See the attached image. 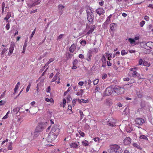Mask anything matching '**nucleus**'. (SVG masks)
<instances>
[{"instance_id":"ea45409f","label":"nucleus","mask_w":153,"mask_h":153,"mask_svg":"<svg viewBox=\"0 0 153 153\" xmlns=\"http://www.w3.org/2000/svg\"><path fill=\"white\" fill-rule=\"evenodd\" d=\"M99 81V80L98 79H96L94 80L93 82L94 85H97Z\"/></svg>"},{"instance_id":"680f3d73","label":"nucleus","mask_w":153,"mask_h":153,"mask_svg":"<svg viewBox=\"0 0 153 153\" xmlns=\"http://www.w3.org/2000/svg\"><path fill=\"white\" fill-rule=\"evenodd\" d=\"M107 65L108 66H110L111 65V64L110 63V61H107Z\"/></svg>"},{"instance_id":"052dcab7","label":"nucleus","mask_w":153,"mask_h":153,"mask_svg":"<svg viewBox=\"0 0 153 153\" xmlns=\"http://www.w3.org/2000/svg\"><path fill=\"white\" fill-rule=\"evenodd\" d=\"M18 88L19 86H18L17 85H16L14 88V91L15 93L17 91Z\"/></svg>"},{"instance_id":"f3484780","label":"nucleus","mask_w":153,"mask_h":153,"mask_svg":"<svg viewBox=\"0 0 153 153\" xmlns=\"http://www.w3.org/2000/svg\"><path fill=\"white\" fill-rule=\"evenodd\" d=\"M117 25L115 23H112L110 25V30L112 31H114L115 30V28L116 27Z\"/></svg>"},{"instance_id":"473e14b6","label":"nucleus","mask_w":153,"mask_h":153,"mask_svg":"<svg viewBox=\"0 0 153 153\" xmlns=\"http://www.w3.org/2000/svg\"><path fill=\"white\" fill-rule=\"evenodd\" d=\"M94 140L95 142H98V143H100L101 140V139L98 137L94 138Z\"/></svg>"},{"instance_id":"7ed1b4c3","label":"nucleus","mask_w":153,"mask_h":153,"mask_svg":"<svg viewBox=\"0 0 153 153\" xmlns=\"http://www.w3.org/2000/svg\"><path fill=\"white\" fill-rule=\"evenodd\" d=\"M86 13L88 20L90 22H93L94 19V16L91 10L89 7L87 8Z\"/></svg>"},{"instance_id":"b1692460","label":"nucleus","mask_w":153,"mask_h":153,"mask_svg":"<svg viewBox=\"0 0 153 153\" xmlns=\"http://www.w3.org/2000/svg\"><path fill=\"white\" fill-rule=\"evenodd\" d=\"M95 28V26H93L90 28V30H89L88 32L87 33V34L88 35L90 33H92L94 30Z\"/></svg>"},{"instance_id":"20e7f679","label":"nucleus","mask_w":153,"mask_h":153,"mask_svg":"<svg viewBox=\"0 0 153 153\" xmlns=\"http://www.w3.org/2000/svg\"><path fill=\"white\" fill-rule=\"evenodd\" d=\"M113 92V88L111 86L107 88L103 94V97L108 96L112 94Z\"/></svg>"},{"instance_id":"dca6fc26","label":"nucleus","mask_w":153,"mask_h":153,"mask_svg":"<svg viewBox=\"0 0 153 153\" xmlns=\"http://www.w3.org/2000/svg\"><path fill=\"white\" fill-rule=\"evenodd\" d=\"M70 146L71 148L73 149H78L79 146L76 142H73L71 143Z\"/></svg>"},{"instance_id":"72a5a7b5","label":"nucleus","mask_w":153,"mask_h":153,"mask_svg":"<svg viewBox=\"0 0 153 153\" xmlns=\"http://www.w3.org/2000/svg\"><path fill=\"white\" fill-rule=\"evenodd\" d=\"M128 41L131 44H134L135 43V41L134 39L129 38L128 39Z\"/></svg>"},{"instance_id":"58836bf2","label":"nucleus","mask_w":153,"mask_h":153,"mask_svg":"<svg viewBox=\"0 0 153 153\" xmlns=\"http://www.w3.org/2000/svg\"><path fill=\"white\" fill-rule=\"evenodd\" d=\"M79 113L80 115V119L81 120L84 117V114L82 111L81 110L79 111Z\"/></svg>"},{"instance_id":"6e6552de","label":"nucleus","mask_w":153,"mask_h":153,"mask_svg":"<svg viewBox=\"0 0 153 153\" xmlns=\"http://www.w3.org/2000/svg\"><path fill=\"white\" fill-rule=\"evenodd\" d=\"M15 46V44L14 42H11L10 45V47L9 49V51L8 54L9 56H10L13 53L14 50V47Z\"/></svg>"},{"instance_id":"1a4fd4ad","label":"nucleus","mask_w":153,"mask_h":153,"mask_svg":"<svg viewBox=\"0 0 153 153\" xmlns=\"http://www.w3.org/2000/svg\"><path fill=\"white\" fill-rule=\"evenodd\" d=\"M42 127L40 126L36 127L34 133V135L35 137H37L39 135V132L42 131Z\"/></svg>"},{"instance_id":"de8ad7c7","label":"nucleus","mask_w":153,"mask_h":153,"mask_svg":"<svg viewBox=\"0 0 153 153\" xmlns=\"http://www.w3.org/2000/svg\"><path fill=\"white\" fill-rule=\"evenodd\" d=\"M57 79V77L56 76H54V77H53V79H52V80L51 81V82H53L54 81H55Z\"/></svg>"},{"instance_id":"ddd939ff","label":"nucleus","mask_w":153,"mask_h":153,"mask_svg":"<svg viewBox=\"0 0 153 153\" xmlns=\"http://www.w3.org/2000/svg\"><path fill=\"white\" fill-rule=\"evenodd\" d=\"M96 12L97 14L100 15L103 14L105 13V10L103 8H99L96 10Z\"/></svg>"},{"instance_id":"774afa93","label":"nucleus","mask_w":153,"mask_h":153,"mask_svg":"<svg viewBox=\"0 0 153 153\" xmlns=\"http://www.w3.org/2000/svg\"><path fill=\"white\" fill-rule=\"evenodd\" d=\"M148 7H150V8H152L153 9V4H149Z\"/></svg>"},{"instance_id":"8fccbe9b","label":"nucleus","mask_w":153,"mask_h":153,"mask_svg":"<svg viewBox=\"0 0 153 153\" xmlns=\"http://www.w3.org/2000/svg\"><path fill=\"white\" fill-rule=\"evenodd\" d=\"M107 77V75L106 74H103L102 76V79H106Z\"/></svg>"},{"instance_id":"9b49d317","label":"nucleus","mask_w":153,"mask_h":153,"mask_svg":"<svg viewBox=\"0 0 153 153\" xmlns=\"http://www.w3.org/2000/svg\"><path fill=\"white\" fill-rule=\"evenodd\" d=\"M131 142V139L129 137H126L124 139L123 143L125 145H128Z\"/></svg>"},{"instance_id":"a211bd4d","label":"nucleus","mask_w":153,"mask_h":153,"mask_svg":"<svg viewBox=\"0 0 153 153\" xmlns=\"http://www.w3.org/2000/svg\"><path fill=\"white\" fill-rule=\"evenodd\" d=\"M76 49V46L74 44L72 45L69 48L70 51L72 53L74 52V51Z\"/></svg>"},{"instance_id":"79ce46f5","label":"nucleus","mask_w":153,"mask_h":153,"mask_svg":"<svg viewBox=\"0 0 153 153\" xmlns=\"http://www.w3.org/2000/svg\"><path fill=\"white\" fill-rule=\"evenodd\" d=\"M79 133V135L82 137H83L85 136V134L84 133L81 131V130H79L78 131Z\"/></svg>"},{"instance_id":"a19ab883","label":"nucleus","mask_w":153,"mask_h":153,"mask_svg":"<svg viewBox=\"0 0 153 153\" xmlns=\"http://www.w3.org/2000/svg\"><path fill=\"white\" fill-rule=\"evenodd\" d=\"M80 43L82 45L84 46L86 44V42L85 40H82L81 41Z\"/></svg>"},{"instance_id":"49530a36","label":"nucleus","mask_w":153,"mask_h":153,"mask_svg":"<svg viewBox=\"0 0 153 153\" xmlns=\"http://www.w3.org/2000/svg\"><path fill=\"white\" fill-rule=\"evenodd\" d=\"M127 54V52H126L124 50H123L121 51V54L123 56H124L125 54Z\"/></svg>"},{"instance_id":"cd10ccee","label":"nucleus","mask_w":153,"mask_h":153,"mask_svg":"<svg viewBox=\"0 0 153 153\" xmlns=\"http://www.w3.org/2000/svg\"><path fill=\"white\" fill-rule=\"evenodd\" d=\"M105 54L106 58H107L108 60H110L111 58V54L106 53H105Z\"/></svg>"},{"instance_id":"4c0bfd02","label":"nucleus","mask_w":153,"mask_h":153,"mask_svg":"<svg viewBox=\"0 0 153 153\" xmlns=\"http://www.w3.org/2000/svg\"><path fill=\"white\" fill-rule=\"evenodd\" d=\"M109 22H108L106 20L104 22L103 24V26L104 28L106 27L107 25L109 23Z\"/></svg>"},{"instance_id":"f8f14e48","label":"nucleus","mask_w":153,"mask_h":153,"mask_svg":"<svg viewBox=\"0 0 153 153\" xmlns=\"http://www.w3.org/2000/svg\"><path fill=\"white\" fill-rule=\"evenodd\" d=\"M116 120H115L113 119V118L110 119L108 121V124L111 126H114L115 125Z\"/></svg>"},{"instance_id":"37998d69","label":"nucleus","mask_w":153,"mask_h":153,"mask_svg":"<svg viewBox=\"0 0 153 153\" xmlns=\"http://www.w3.org/2000/svg\"><path fill=\"white\" fill-rule=\"evenodd\" d=\"M96 88L94 91V93H96L99 92L100 90V88L98 86H97L95 87Z\"/></svg>"},{"instance_id":"9d476101","label":"nucleus","mask_w":153,"mask_h":153,"mask_svg":"<svg viewBox=\"0 0 153 153\" xmlns=\"http://www.w3.org/2000/svg\"><path fill=\"white\" fill-rule=\"evenodd\" d=\"M132 76L134 78H137L139 79H142L140 74L135 71L133 72Z\"/></svg>"},{"instance_id":"864d4df0","label":"nucleus","mask_w":153,"mask_h":153,"mask_svg":"<svg viewBox=\"0 0 153 153\" xmlns=\"http://www.w3.org/2000/svg\"><path fill=\"white\" fill-rule=\"evenodd\" d=\"M5 27H6V29L7 30H8L10 28V24L9 23H8L6 25Z\"/></svg>"},{"instance_id":"13d9d810","label":"nucleus","mask_w":153,"mask_h":153,"mask_svg":"<svg viewBox=\"0 0 153 153\" xmlns=\"http://www.w3.org/2000/svg\"><path fill=\"white\" fill-rule=\"evenodd\" d=\"M144 19L146 21H149V17L147 16H145L144 17Z\"/></svg>"},{"instance_id":"423d86ee","label":"nucleus","mask_w":153,"mask_h":153,"mask_svg":"<svg viewBox=\"0 0 153 153\" xmlns=\"http://www.w3.org/2000/svg\"><path fill=\"white\" fill-rule=\"evenodd\" d=\"M51 132H52L55 134L58 135L59 134V129L58 128V126L57 125H54L52 128Z\"/></svg>"},{"instance_id":"bf43d9fd","label":"nucleus","mask_w":153,"mask_h":153,"mask_svg":"<svg viewBox=\"0 0 153 153\" xmlns=\"http://www.w3.org/2000/svg\"><path fill=\"white\" fill-rule=\"evenodd\" d=\"M77 100L76 99H74V100H73L72 103H73V106H74L76 104V102Z\"/></svg>"},{"instance_id":"aec40b11","label":"nucleus","mask_w":153,"mask_h":153,"mask_svg":"<svg viewBox=\"0 0 153 153\" xmlns=\"http://www.w3.org/2000/svg\"><path fill=\"white\" fill-rule=\"evenodd\" d=\"M13 143L12 142H10L8 144L7 149L8 150H12L13 149Z\"/></svg>"},{"instance_id":"a878e982","label":"nucleus","mask_w":153,"mask_h":153,"mask_svg":"<svg viewBox=\"0 0 153 153\" xmlns=\"http://www.w3.org/2000/svg\"><path fill=\"white\" fill-rule=\"evenodd\" d=\"M11 14L10 12H8L7 13V16L4 18V20L7 21L11 17Z\"/></svg>"},{"instance_id":"5701e85b","label":"nucleus","mask_w":153,"mask_h":153,"mask_svg":"<svg viewBox=\"0 0 153 153\" xmlns=\"http://www.w3.org/2000/svg\"><path fill=\"white\" fill-rule=\"evenodd\" d=\"M82 145L85 146H87L89 145V142L86 140H84L82 142Z\"/></svg>"},{"instance_id":"c756f323","label":"nucleus","mask_w":153,"mask_h":153,"mask_svg":"<svg viewBox=\"0 0 153 153\" xmlns=\"http://www.w3.org/2000/svg\"><path fill=\"white\" fill-rule=\"evenodd\" d=\"M7 49H6L5 48H4L2 50L1 52V56L2 57H3L4 56V54L7 51Z\"/></svg>"},{"instance_id":"0eeeda50","label":"nucleus","mask_w":153,"mask_h":153,"mask_svg":"<svg viewBox=\"0 0 153 153\" xmlns=\"http://www.w3.org/2000/svg\"><path fill=\"white\" fill-rule=\"evenodd\" d=\"M126 126L125 127V129L127 132H130L132 130L131 126V124L128 121H126Z\"/></svg>"},{"instance_id":"6e6d98bb","label":"nucleus","mask_w":153,"mask_h":153,"mask_svg":"<svg viewBox=\"0 0 153 153\" xmlns=\"http://www.w3.org/2000/svg\"><path fill=\"white\" fill-rule=\"evenodd\" d=\"M30 87V83L27 88L26 90V92H27L29 91Z\"/></svg>"},{"instance_id":"4468645a","label":"nucleus","mask_w":153,"mask_h":153,"mask_svg":"<svg viewBox=\"0 0 153 153\" xmlns=\"http://www.w3.org/2000/svg\"><path fill=\"white\" fill-rule=\"evenodd\" d=\"M136 123L138 125H142L144 123V120L141 118H138L135 120Z\"/></svg>"},{"instance_id":"c9c22d12","label":"nucleus","mask_w":153,"mask_h":153,"mask_svg":"<svg viewBox=\"0 0 153 153\" xmlns=\"http://www.w3.org/2000/svg\"><path fill=\"white\" fill-rule=\"evenodd\" d=\"M101 60L102 62L104 63H105L106 62V57H105V56L104 55H103L102 57L101 58Z\"/></svg>"},{"instance_id":"2eb2a0df","label":"nucleus","mask_w":153,"mask_h":153,"mask_svg":"<svg viewBox=\"0 0 153 153\" xmlns=\"http://www.w3.org/2000/svg\"><path fill=\"white\" fill-rule=\"evenodd\" d=\"M98 48H94L90 49L88 51L92 54H95L98 52Z\"/></svg>"},{"instance_id":"e2e57ef3","label":"nucleus","mask_w":153,"mask_h":153,"mask_svg":"<svg viewBox=\"0 0 153 153\" xmlns=\"http://www.w3.org/2000/svg\"><path fill=\"white\" fill-rule=\"evenodd\" d=\"M83 84H84V83L82 81H80L78 83V85L81 86H82Z\"/></svg>"},{"instance_id":"5fc2aeb1","label":"nucleus","mask_w":153,"mask_h":153,"mask_svg":"<svg viewBox=\"0 0 153 153\" xmlns=\"http://www.w3.org/2000/svg\"><path fill=\"white\" fill-rule=\"evenodd\" d=\"M63 36V34H60L57 37V39H62Z\"/></svg>"},{"instance_id":"bb28decb","label":"nucleus","mask_w":153,"mask_h":153,"mask_svg":"<svg viewBox=\"0 0 153 153\" xmlns=\"http://www.w3.org/2000/svg\"><path fill=\"white\" fill-rule=\"evenodd\" d=\"M150 43V42H148V43H146L144 45V48L146 49L149 50L151 48V47L148 46V45H149V44Z\"/></svg>"},{"instance_id":"4be33fe9","label":"nucleus","mask_w":153,"mask_h":153,"mask_svg":"<svg viewBox=\"0 0 153 153\" xmlns=\"http://www.w3.org/2000/svg\"><path fill=\"white\" fill-rule=\"evenodd\" d=\"M19 111V108L18 107H16L14 108L13 111H11V113L14 114H17Z\"/></svg>"},{"instance_id":"39448f33","label":"nucleus","mask_w":153,"mask_h":153,"mask_svg":"<svg viewBox=\"0 0 153 153\" xmlns=\"http://www.w3.org/2000/svg\"><path fill=\"white\" fill-rule=\"evenodd\" d=\"M58 135L55 134L51 132L49 133L48 137H47L48 142H51L54 141Z\"/></svg>"},{"instance_id":"09e8293b","label":"nucleus","mask_w":153,"mask_h":153,"mask_svg":"<svg viewBox=\"0 0 153 153\" xmlns=\"http://www.w3.org/2000/svg\"><path fill=\"white\" fill-rule=\"evenodd\" d=\"M143 63V60L142 59H140L139 61V65H141Z\"/></svg>"},{"instance_id":"69168bd1","label":"nucleus","mask_w":153,"mask_h":153,"mask_svg":"<svg viewBox=\"0 0 153 153\" xmlns=\"http://www.w3.org/2000/svg\"><path fill=\"white\" fill-rule=\"evenodd\" d=\"M67 99L68 101H70L71 99V96L69 95H68L67 97Z\"/></svg>"},{"instance_id":"7c9ffc66","label":"nucleus","mask_w":153,"mask_h":153,"mask_svg":"<svg viewBox=\"0 0 153 153\" xmlns=\"http://www.w3.org/2000/svg\"><path fill=\"white\" fill-rule=\"evenodd\" d=\"M78 100L79 103H81L82 102L86 103L88 102V100H85L84 99L79 100V99Z\"/></svg>"},{"instance_id":"338daca9","label":"nucleus","mask_w":153,"mask_h":153,"mask_svg":"<svg viewBox=\"0 0 153 153\" xmlns=\"http://www.w3.org/2000/svg\"><path fill=\"white\" fill-rule=\"evenodd\" d=\"M104 3V1H102L101 2H99V4L100 6H102Z\"/></svg>"},{"instance_id":"c03bdc74","label":"nucleus","mask_w":153,"mask_h":153,"mask_svg":"<svg viewBox=\"0 0 153 153\" xmlns=\"http://www.w3.org/2000/svg\"><path fill=\"white\" fill-rule=\"evenodd\" d=\"M77 62V61L76 60H74V62H73V67L72 68V69H76L77 68V67L76 66H75V65H74V62Z\"/></svg>"},{"instance_id":"f704fd0d","label":"nucleus","mask_w":153,"mask_h":153,"mask_svg":"<svg viewBox=\"0 0 153 153\" xmlns=\"http://www.w3.org/2000/svg\"><path fill=\"white\" fill-rule=\"evenodd\" d=\"M36 28H35V29L33 31L32 33L31 34L30 37V39H31L32 38L33 35H34V34L35 33V32H36Z\"/></svg>"},{"instance_id":"3c124183","label":"nucleus","mask_w":153,"mask_h":153,"mask_svg":"<svg viewBox=\"0 0 153 153\" xmlns=\"http://www.w3.org/2000/svg\"><path fill=\"white\" fill-rule=\"evenodd\" d=\"M145 22L144 21H143L140 22V26L141 27H143L144 25L145 24Z\"/></svg>"},{"instance_id":"412c9836","label":"nucleus","mask_w":153,"mask_h":153,"mask_svg":"<svg viewBox=\"0 0 153 153\" xmlns=\"http://www.w3.org/2000/svg\"><path fill=\"white\" fill-rule=\"evenodd\" d=\"M27 39H26L25 41V42L24 43V44L23 47V51H22V53H24L25 52L26 48L27 46Z\"/></svg>"},{"instance_id":"0e129e2a","label":"nucleus","mask_w":153,"mask_h":153,"mask_svg":"<svg viewBox=\"0 0 153 153\" xmlns=\"http://www.w3.org/2000/svg\"><path fill=\"white\" fill-rule=\"evenodd\" d=\"M72 108L71 106L68 105V110H70L71 111V112H72Z\"/></svg>"},{"instance_id":"a18cd8bd","label":"nucleus","mask_w":153,"mask_h":153,"mask_svg":"<svg viewBox=\"0 0 153 153\" xmlns=\"http://www.w3.org/2000/svg\"><path fill=\"white\" fill-rule=\"evenodd\" d=\"M138 69V68L137 67H134L133 68H131L130 69V70L131 71H136Z\"/></svg>"},{"instance_id":"393cba45","label":"nucleus","mask_w":153,"mask_h":153,"mask_svg":"<svg viewBox=\"0 0 153 153\" xmlns=\"http://www.w3.org/2000/svg\"><path fill=\"white\" fill-rule=\"evenodd\" d=\"M64 8V6L62 4H60L59 5V12L61 13V14L63 13L62 10Z\"/></svg>"},{"instance_id":"e433bc0d","label":"nucleus","mask_w":153,"mask_h":153,"mask_svg":"<svg viewBox=\"0 0 153 153\" xmlns=\"http://www.w3.org/2000/svg\"><path fill=\"white\" fill-rule=\"evenodd\" d=\"M140 139H144L145 140H148L146 136L144 135H142L140 137Z\"/></svg>"},{"instance_id":"603ef678","label":"nucleus","mask_w":153,"mask_h":153,"mask_svg":"<svg viewBox=\"0 0 153 153\" xmlns=\"http://www.w3.org/2000/svg\"><path fill=\"white\" fill-rule=\"evenodd\" d=\"M5 103V102L3 100H1L0 101V106L4 105Z\"/></svg>"},{"instance_id":"f257e3e1","label":"nucleus","mask_w":153,"mask_h":153,"mask_svg":"<svg viewBox=\"0 0 153 153\" xmlns=\"http://www.w3.org/2000/svg\"><path fill=\"white\" fill-rule=\"evenodd\" d=\"M128 85H124L123 87L116 86L114 88V91L118 94H123L125 91L126 87Z\"/></svg>"},{"instance_id":"6ab92c4d","label":"nucleus","mask_w":153,"mask_h":153,"mask_svg":"<svg viewBox=\"0 0 153 153\" xmlns=\"http://www.w3.org/2000/svg\"><path fill=\"white\" fill-rule=\"evenodd\" d=\"M92 54L91 53L89 52L88 51V53L87 54V57L86 59V60L88 61H91V57L92 56Z\"/></svg>"},{"instance_id":"c85d7f7f","label":"nucleus","mask_w":153,"mask_h":153,"mask_svg":"<svg viewBox=\"0 0 153 153\" xmlns=\"http://www.w3.org/2000/svg\"><path fill=\"white\" fill-rule=\"evenodd\" d=\"M143 65L144 66L147 67H149L150 65V64L148 62L146 61H143Z\"/></svg>"},{"instance_id":"4d7b16f0","label":"nucleus","mask_w":153,"mask_h":153,"mask_svg":"<svg viewBox=\"0 0 153 153\" xmlns=\"http://www.w3.org/2000/svg\"><path fill=\"white\" fill-rule=\"evenodd\" d=\"M51 91V87L50 86H49L48 87L47 90L46 92H47L49 93Z\"/></svg>"},{"instance_id":"2f4dec72","label":"nucleus","mask_w":153,"mask_h":153,"mask_svg":"<svg viewBox=\"0 0 153 153\" xmlns=\"http://www.w3.org/2000/svg\"><path fill=\"white\" fill-rule=\"evenodd\" d=\"M133 146L134 147H135L137 149H142L140 147L137 143H134L133 144Z\"/></svg>"},{"instance_id":"f03ea898","label":"nucleus","mask_w":153,"mask_h":153,"mask_svg":"<svg viewBox=\"0 0 153 153\" xmlns=\"http://www.w3.org/2000/svg\"><path fill=\"white\" fill-rule=\"evenodd\" d=\"M110 149L111 152H114L116 153H121L123 152L120 146L116 144L111 146Z\"/></svg>"}]
</instances>
